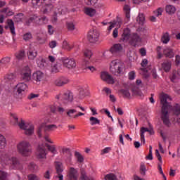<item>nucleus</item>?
Returning <instances> with one entry per match:
<instances>
[{
	"label": "nucleus",
	"instance_id": "1",
	"mask_svg": "<svg viewBox=\"0 0 180 180\" xmlns=\"http://www.w3.org/2000/svg\"><path fill=\"white\" fill-rule=\"evenodd\" d=\"M33 6H42L43 13L53 12V23H57V15H64L67 12V8L61 6L60 2L56 3V0H32Z\"/></svg>",
	"mask_w": 180,
	"mask_h": 180
},
{
	"label": "nucleus",
	"instance_id": "2",
	"mask_svg": "<svg viewBox=\"0 0 180 180\" xmlns=\"http://www.w3.org/2000/svg\"><path fill=\"white\" fill-rule=\"evenodd\" d=\"M168 101H171V97L168 94H162L160 96V103L162 105L160 118L166 127H171L172 124L169 120V109H171L172 106H171Z\"/></svg>",
	"mask_w": 180,
	"mask_h": 180
},
{
	"label": "nucleus",
	"instance_id": "3",
	"mask_svg": "<svg viewBox=\"0 0 180 180\" xmlns=\"http://www.w3.org/2000/svg\"><path fill=\"white\" fill-rule=\"evenodd\" d=\"M143 39L137 32H131V30L127 27L123 30L120 41L136 47L139 43H141Z\"/></svg>",
	"mask_w": 180,
	"mask_h": 180
},
{
	"label": "nucleus",
	"instance_id": "4",
	"mask_svg": "<svg viewBox=\"0 0 180 180\" xmlns=\"http://www.w3.org/2000/svg\"><path fill=\"white\" fill-rule=\"evenodd\" d=\"M54 130H57V125L56 124H49L46 125V124H41L37 130V134L39 137H42L44 136V140L51 144H53V141L49 137V134H47V131H54Z\"/></svg>",
	"mask_w": 180,
	"mask_h": 180
},
{
	"label": "nucleus",
	"instance_id": "5",
	"mask_svg": "<svg viewBox=\"0 0 180 180\" xmlns=\"http://www.w3.org/2000/svg\"><path fill=\"white\" fill-rule=\"evenodd\" d=\"M11 117L14 120V124H17L20 129L25 131V134L27 136H31V134H33V131H34V127L33 124L25 123L23 120H21L19 122V118H18V116L15 114H11Z\"/></svg>",
	"mask_w": 180,
	"mask_h": 180
},
{
	"label": "nucleus",
	"instance_id": "6",
	"mask_svg": "<svg viewBox=\"0 0 180 180\" xmlns=\"http://www.w3.org/2000/svg\"><path fill=\"white\" fill-rule=\"evenodd\" d=\"M17 150L23 157H29L32 154V144L27 141H22L17 145Z\"/></svg>",
	"mask_w": 180,
	"mask_h": 180
},
{
	"label": "nucleus",
	"instance_id": "7",
	"mask_svg": "<svg viewBox=\"0 0 180 180\" xmlns=\"http://www.w3.org/2000/svg\"><path fill=\"white\" fill-rule=\"evenodd\" d=\"M46 147L48 148L49 151L56 153V147L54 145H49L48 143H43L41 145H39L37 150V156L38 158H46V155H47V150H46Z\"/></svg>",
	"mask_w": 180,
	"mask_h": 180
},
{
	"label": "nucleus",
	"instance_id": "8",
	"mask_svg": "<svg viewBox=\"0 0 180 180\" xmlns=\"http://www.w3.org/2000/svg\"><path fill=\"white\" fill-rule=\"evenodd\" d=\"M124 70V63L119 59L114 60L110 65V71L114 75H119V74H123Z\"/></svg>",
	"mask_w": 180,
	"mask_h": 180
},
{
	"label": "nucleus",
	"instance_id": "9",
	"mask_svg": "<svg viewBox=\"0 0 180 180\" xmlns=\"http://www.w3.org/2000/svg\"><path fill=\"white\" fill-rule=\"evenodd\" d=\"M48 22L49 19H47L46 16L39 17L36 15H34L27 20V23L28 25H30V23H35L39 26H42V25H46Z\"/></svg>",
	"mask_w": 180,
	"mask_h": 180
},
{
	"label": "nucleus",
	"instance_id": "10",
	"mask_svg": "<svg viewBox=\"0 0 180 180\" xmlns=\"http://www.w3.org/2000/svg\"><path fill=\"white\" fill-rule=\"evenodd\" d=\"M6 161H10L11 168L12 169H20L22 168L20 162L15 157H9L8 155H6Z\"/></svg>",
	"mask_w": 180,
	"mask_h": 180
},
{
	"label": "nucleus",
	"instance_id": "11",
	"mask_svg": "<svg viewBox=\"0 0 180 180\" xmlns=\"http://www.w3.org/2000/svg\"><path fill=\"white\" fill-rule=\"evenodd\" d=\"M32 79V70L29 66H25L21 71V81L27 82Z\"/></svg>",
	"mask_w": 180,
	"mask_h": 180
},
{
	"label": "nucleus",
	"instance_id": "12",
	"mask_svg": "<svg viewBox=\"0 0 180 180\" xmlns=\"http://www.w3.org/2000/svg\"><path fill=\"white\" fill-rule=\"evenodd\" d=\"M172 112L173 116H176V118L174 117L172 120V123H178L180 126V105L179 104H175L172 108Z\"/></svg>",
	"mask_w": 180,
	"mask_h": 180
},
{
	"label": "nucleus",
	"instance_id": "13",
	"mask_svg": "<svg viewBox=\"0 0 180 180\" xmlns=\"http://www.w3.org/2000/svg\"><path fill=\"white\" fill-rule=\"evenodd\" d=\"M57 98L61 99L63 103L67 104L70 103L72 101L74 100V96L72 95V92L68 91L63 94L58 96Z\"/></svg>",
	"mask_w": 180,
	"mask_h": 180
},
{
	"label": "nucleus",
	"instance_id": "14",
	"mask_svg": "<svg viewBox=\"0 0 180 180\" xmlns=\"http://www.w3.org/2000/svg\"><path fill=\"white\" fill-rule=\"evenodd\" d=\"M87 39L90 43H96L99 40V32L96 30H91L88 33Z\"/></svg>",
	"mask_w": 180,
	"mask_h": 180
},
{
	"label": "nucleus",
	"instance_id": "15",
	"mask_svg": "<svg viewBox=\"0 0 180 180\" xmlns=\"http://www.w3.org/2000/svg\"><path fill=\"white\" fill-rule=\"evenodd\" d=\"M67 176L68 180H78V176H79L78 169L69 167Z\"/></svg>",
	"mask_w": 180,
	"mask_h": 180
},
{
	"label": "nucleus",
	"instance_id": "16",
	"mask_svg": "<svg viewBox=\"0 0 180 180\" xmlns=\"http://www.w3.org/2000/svg\"><path fill=\"white\" fill-rule=\"evenodd\" d=\"M32 79L37 83L43 82L46 79V75L41 71H37L32 75Z\"/></svg>",
	"mask_w": 180,
	"mask_h": 180
},
{
	"label": "nucleus",
	"instance_id": "17",
	"mask_svg": "<svg viewBox=\"0 0 180 180\" xmlns=\"http://www.w3.org/2000/svg\"><path fill=\"white\" fill-rule=\"evenodd\" d=\"M63 67L66 68H75L77 67V63L75 62V59L74 58H63Z\"/></svg>",
	"mask_w": 180,
	"mask_h": 180
},
{
	"label": "nucleus",
	"instance_id": "18",
	"mask_svg": "<svg viewBox=\"0 0 180 180\" xmlns=\"http://www.w3.org/2000/svg\"><path fill=\"white\" fill-rule=\"evenodd\" d=\"M29 60H34L37 57V51L36 50V46L30 44L27 52Z\"/></svg>",
	"mask_w": 180,
	"mask_h": 180
},
{
	"label": "nucleus",
	"instance_id": "19",
	"mask_svg": "<svg viewBox=\"0 0 180 180\" xmlns=\"http://www.w3.org/2000/svg\"><path fill=\"white\" fill-rule=\"evenodd\" d=\"M110 51L113 56H118L123 51V45L122 44H115L110 49Z\"/></svg>",
	"mask_w": 180,
	"mask_h": 180
},
{
	"label": "nucleus",
	"instance_id": "20",
	"mask_svg": "<svg viewBox=\"0 0 180 180\" xmlns=\"http://www.w3.org/2000/svg\"><path fill=\"white\" fill-rule=\"evenodd\" d=\"M101 78L103 81H105L108 84H115V79L107 72H102L101 73Z\"/></svg>",
	"mask_w": 180,
	"mask_h": 180
},
{
	"label": "nucleus",
	"instance_id": "21",
	"mask_svg": "<svg viewBox=\"0 0 180 180\" xmlns=\"http://www.w3.org/2000/svg\"><path fill=\"white\" fill-rule=\"evenodd\" d=\"M17 93L20 96L25 95V91H27V84L22 83H18L16 85Z\"/></svg>",
	"mask_w": 180,
	"mask_h": 180
},
{
	"label": "nucleus",
	"instance_id": "22",
	"mask_svg": "<svg viewBox=\"0 0 180 180\" xmlns=\"http://www.w3.org/2000/svg\"><path fill=\"white\" fill-rule=\"evenodd\" d=\"M4 81L6 84H13V82H15L16 81V74L10 73L4 76Z\"/></svg>",
	"mask_w": 180,
	"mask_h": 180
},
{
	"label": "nucleus",
	"instance_id": "23",
	"mask_svg": "<svg viewBox=\"0 0 180 180\" xmlns=\"http://www.w3.org/2000/svg\"><path fill=\"white\" fill-rule=\"evenodd\" d=\"M68 82H69L68 79H67L66 77H62L58 78L55 81V85H56V86H63V85H66Z\"/></svg>",
	"mask_w": 180,
	"mask_h": 180
},
{
	"label": "nucleus",
	"instance_id": "24",
	"mask_svg": "<svg viewBox=\"0 0 180 180\" xmlns=\"http://www.w3.org/2000/svg\"><path fill=\"white\" fill-rule=\"evenodd\" d=\"M8 26L10 29V32L13 36V40L15 41V37L16 36V32L15 31V23L12 20H8Z\"/></svg>",
	"mask_w": 180,
	"mask_h": 180
},
{
	"label": "nucleus",
	"instance_id": "25",
	"mask_svg": "<svg viewBox=\"0 0 180 180\" xmlns=\"http://www.w3.org/2000/svg\"><path fill=\"white\" fill-rule=\"evenodd\" d=\"M141 70L143 71V72H148L149 70H151V66L148 65V60L147 59H143L141 63Z\"/></svg>",
	"mask_w": 180,
	"mask_h": 180
},
{
	"label": "nucleus",
	"instance_id": "26",
	"mask_svg": "<svg viewBox=\"0 0 180 180\" xmlns=\"http://www.w3.org/2000/svg\"><path fill=\"white\" fill-rule=\"evenodd\" d=\"M172 63L169 60H165L162 63V68L165 72H169Z\"/></svg>",
	"mask_w": 180,
	"mask_h": 180
},
{
	"label": "nucleus",
	"instance_id": "27",
	"mask_svg": "<svg viewBox=\"0 0 180 180\" xmlns=\"http://www.w3.org/2000/svg\"><path fill=\"white\" fill-rule=\"evenodd\" d=\"M88 94V91L85 89L84 87H80L79 89V94L77 95V98L78 99H84L85 96H86Z\"/></svg>",
	"mask_w": 180,
	"mask_h": 180
},
{
	"label": "nucleus",
	"instance_id": "28",
	"mask_svg": "<svg viewBox=\"0 0 180 180\" xmlns=\"http://www.w3.org/2000/svg\"><path fill=\"white\" fill-rule=\"evenodd\" d=\"M84 12L86 15H87V16L92 17L95 15V13H96V10L89 7H85Z\"/></svg>",
	"mask_w": 180,
	"mask_h": 180
},
{
	"label": "nucleus",
	"instance_id": "29",
	"mask_svg": "<svg viewBox=\"0 0 180 180\" xmlns=\"http://www.w3.org/2000/svg\"><path fill=\"white\" fill-rule=\"evenodd\" d=\"M163 54H165V56L166 57H168L169 58H172V57L175 56V53H174V51L170 48L165 49L163 51Z\"/></svg>",
	"mask_w": 180,
	"mask_h": 180
},
{
	"label": "nucleus",
	"instance_id": "30",
	"mask_svg": "<svg viewBox=\"0 0 180 180\" xmlns=\"http://www.w3.org/2000/svg\"><path fill=\"white\" fill-rule=\"evenodd\" d=\"M83 68H84V70H89V71H91V72H94V71H96V68H95V67L89 65V60L83 61Z\"/></svg>",
	"mask_w": 180,
	"mask_h": 180
},
{
	"label": "nucleus",
	"instance_id": "31",
	"mask_svg": "<svg viewBox=\"0 0 180 180\" xmlns=\"http://www.w3.org/2000/svg\"><path fill=\"white\" fill-rule=\"evenodd\" d=\"M9 63H11V58L9 57L4 58L0 60V67H2L3 68H6Z\"/></svg>",
	"mask_w": 180,
	"mask_h": 180
},
{
	"label": "nucleus",
	"instance_id": "32",
	"mask_svg": "<svg viewBox=\"0 0 180 180\" xmlns=\"http://www.w3.org/2000/svg\"><path fill=\"white\" fill-rule=\"evenodd\" d=\"M170 39H171V38H169V33L165 32L162 34V36L161 38L162 43H163L164 44H168Z\"/></svg>",
	"mask_w": 180,
	"mask_h": 180
},
{
	"label": "nucleus",
	"instance_id": "33",
	"mask_svg": "<svg viewBox=\"0 0 180 180\" xmlns=\"http://www.w3.org/2000/svg\"><path fill=\"white\" fill-rule=\"evenodd\" d=\"M148 131L150 132V129H148V128L146 127H141V143H143V144H146V139L144 138V134Z\"/></svg>",
	"mask_w": 180,
	"mask_h": 180
},
{
	"label": "nucleus",
	"instance_id": "34",
	"mask_svg": "<svg viewBox=\"0 0 180 180\" xmlns=\"http://www.w3.org/2000/svg\"><path fill=\"white\" fill-rule=\"evenodd\" d=\"M24 57H26V52L25 50H20L15 53V58L17 60H23Z\"/></svg>",
	"mask_w": 180,
	"mask_h": 180
},
{
	"label": "nucleus",
	"instance_id": "35",
	"mask_svg": "<svg viewBox=\"0 0 180 180\" xmlns=\"http://www.w3.org/2000/svg\"><path fill=\"white\" fill-rule=\"evenodd\" d=\"M130 11H131L130 6L129 4H125L124 6V11L125 13V16L128 20H130Z\"/></svg>",
	"mask_w": 180,
	"mask_h": 180
},
{
	"label": "nucleus",
	"instance_id": "36",
	"mask_svg": "<svg viewBox=\"0 0 180 180\" xmlns=\"http://www.w3.org/2000/svg\"><path fill=\"white\" fill-rule=\"evenodd\" d=\"M166 12L167 13H169V15H174L175 13L176 9L175 7L172 5H167L166 6Z\"/></svg>",
	"mask_w": 180,
	"mask_h": 180
},
{
	"label": "nucleus",
	"instance_id": "37",
	"mask_svg": "<svg viewBox=\"0 0 180 180\" xmlns=\"http://www.w3.org/2000/svg\"><path fill=\"white\" fill-rule=\"evenodd\" d=\"M55 168L56 169L57 174H61V172H63V171H64L63 169V163H61L60 162H55Z\"/></svg>",
	"mask_w": 180,
	"mask_h": 180
},
{
	"label": "nucleus",
	"instance_id": "38",
	"mask_svg": "<svg viewBox=\"0 0 180 180\" xmlns=\"http://www.w3.org/2000/svg\"><path fill=\"white\" fill-rule=\"evenodd\" d=\"M84 57L86 58V60H91V57H92V51L90 49H84L83 51Z\"/></svg>",
	"mask_w": 180,
	"mask_h": 180
},
{
	"label": "nucleus",
	"instance_id": "39",
	"mask_svg": "<svg viewBox=\"0 0 180 180\" xmlns=\"http://www.w3.org/2000/svg\"><path fill=\"white\" fill-rule=\"evenodd\" d=\"M73 47L74 46H72V44L68 43L67 41H64L63 43V49L67 50L68 51L72 50Z\"/></svg>",
	"mask_w": 180,
	"mask_h": 180
},
{
	"label": "nucleus",
	"instance_id": "40",
	"mask_svg": "<svg viewBox=\"0 0 180 180\" xmlns=\"http://www.w3.org/2000/svg\"><path fill=\"white\" fill-rule=\"evenodd\" d=\"M60 68H61V64L56 63L51 68V72L57 73L60 71Z\"/></svg>",
	"mask_w": 180,
	"mask_h": 180
},
{
	"label": "nucleus",
	"instance_id": "41",
	"mask_svg": "<svg viewBox=\"0 0 180 180\" xmlns=\"http://www.w3.org/2000/svg\"><path fill=\"white\" fill-rule=\"evenodd\" d=\"M6 146V139H5V136L0 134V148H5V146Z\"/></svg>",
	"mask_w": 180,
	"mask_h": 180
},
{
	"label": "nucleus",
	"instance_id": "42",
	"mask_svg": "<svg viewBox=\"0 0 180 180\" xmlns=\"http://www.w3.org/2000/svg\"><path fill=\"white\" fill-rule=\"evenodd\" d=\"M144 15L143 14H139L138 17L136 18V22L139 25H144Z\"/></svg>",
	"mask_w": 180,
	"mask_h": 180
},
{
	"label": "nucleus",
	"instance_id": "43",
	"mask_svg": "<svg viewBox=\"0 0 180 180\" xmlns=\"http://www.w3.org/2000/svg\"><path fill=\"white\" fill-rule=\"evenodd\" d=\"M89 120L91 122L90 124L91 126H95V124H99L101 123V121L95 117H91Z\"/></svg>",
	"mask_w": 180,
	"mask_h": 180
},
{
	"label": "nucleus",
	"instance_id": "44",
	"mask_svg": "<svg viewBox=\"0 0 180 180\" xmlns=\"http://www.w3.org/2000/svg\"><path fill=\"white\" fill-rule=\"evenodd\" d=\"M104 178L105 180H117V177L113 173L106 174Z\"/></svg>",
	"mask_w": 180,
	"mask_h": 180
},
{
	"label": "nucleus",
	"instance_id": "45",
	"mask_svg": "<svg viewBox=\"0 0 180 180\" xmlns=\"http://www.w3.org/2000/svg\"><path fill=\"white\" fill-rule=\"evenodd\" d=\"M120 94L123 95L124 98H130V91L129 89H121L120 90Z\"/></svg>",
	"mask_w": 180,
	"mask_h": 180
},
{
	"label": "nucleus",
	"instance_id": "46",
	"mask_svg": "<svg viewBox=\"0 0 180 180\" xmlns=\"http://www.w3.org/2000/svg\"><path fill=\"white\" fill-rule=\"evenodd\" d=\"M33 38V36L32 35V33L30 32H27L24 34L22 39L25 40V41H29V40H32Z\"/></svg>",
	"mask_w": 180,
	"mask_h": 180
},
{
	"label": "nucleus",
	"instance_id": "47",
	"mask_svg": "<svg viewBox=\"0 0 180 180\" xmlns=\"http://www.w3.org/2000/svg\"><path fill=\"white\" fill-rule=\"evenodd\" d=\"M75 156L76 157L78 162H84V157L82 155H81V153L79 152H75Z\"/></svg>",
	"mask_w": 180,
	"mask_h": 180
},
{
	"label": "nucleus",
	"instance_id": "48",
	"mask_svg": "<svg viewBox=\"0 0 180 180\" xmlns=\"http://www.w3.org/2000/svg\"><path fill=\"white\" fill-rule=\"evenodd\" d=\"M28 169H30V171H32V172H34V171H37V165H36V164H34V162H31L28 165Z\"/></svg>",
	"mask_w": 180,
	"mask_h": 180
},
{
	"label": "nucleus",
	"instance_id": "49",
	"mask_svg": "<svg viewBox=\"0 0 180 180\" xmlns=\"http://www.w3.org/2000/svg\"><path fill=\"white\" fill-rule=\"evenodd\" d=\"M22 18H23V13H20L15 16L14 20L15 22H22Z\"/></svg>",
	"mask_w": 180,
	"mask_h": 180
},
{
	"label": "nucleus",
	"instance_id": "50",
	"mask_svg": "<svg viewBox=\"0 0 180 180\" xmlns=\"http://www.w3.org/2000/svg\"><path fill=\"white\" fill-rule=\"evenodd\" d=\"M8 174L2 170H0V180H6Z\"/></svg>",
	"mask_w": 180,
	"mask_h": 180
},
{
	"label": "nucleus",
	"instance_id": "51",
	"mask_svg": "<svg viewBox=\"0 0 180 180\" xmlns=\"http://www.w3.org/2000/svg\"><path fill=\"white\" fill-rule=\"evenodd\" d=\"M110 151H112V148L106 147L101 150V155H104V154H108V153H110Z\"/></svg>",
	"mask_w": 180,
	"mask_h": 180
},
{
	"label": "nucleus",
	"instance_id": "52",
	"mask_svg": "<svg viewBox=\"0 0 180 180\" xmlns=\"http://www.w3.org/2000/svg\"><path fill=\"white\" fill-rule=\"evenodd\" d=\"M67 27L68 30H74L75 29V25H74V22H68L67 23Z\"/></svg>",
	"mask_w": 180,
	"mask_h": 180
},
{
	"label": "nucleus",
	"instance_id": "53",
	"mask_svg": "<svg viewBox=\"0 0 180 180\" xmlns=\"http://www.w3.org/2000/svg\"><path fill=\"white\" fill-rule=\"evenodd\" d=\"M50 49H56L57 47V41H51L49 43Z\"/></svg>",
	"mask_w": 180,
	"mask_h": 180
},
{
	"label": "nucleus",
	"instance_id": "54",
	"mask_svg": "<svg viewBox=\"0 0 180 180\" xmlns=\"http://www.w3.org/2000/svg\"><path fill=\"white\" fill-rule=\"evenodd\" d=\"M28 180H39V176L36 174H31L27 176Z\"/></svg>",
	"mask_w": 180,
	"mask_h": 180
},
{
	"label": "nucleus",
	"instance_id": "55",
	"mask_svg": "<svg viewBox=\"0 0 180 180\" xmlns=\"http://www.w3.org/2000/svg\"><path fill=\"white\" fill-rule=\"evenodd\" d=\"M140 171L141 175H146V171H147V169H146V165H144V164L141 165Z\"/></svg>",
	"mask_w": 180,
	"mask_h": 180
},
{
	"label": "nucleus",
	"instance_id": "56",
	"mask_svg": "<svg viewBox=\"0 0 180 180\" xmlns=\"http://www.w3.org/2000/svg\"><path fill=\"white\" fill-rule=\"evenodd\" d=\"M37 64L39 68H44V62H43V60H37Z\"/></svg>",
	"mask_w": 180,
	"mask_h": 180
},
{
	"label": "nucleus",
	"instance_id": "57",
	"mask_svg": "<svg viewBox=\"0 0 180 180\" xmlns=\"http://www.w3.org/2000/svg\"><path fill=\"white\" fill-rule=\"evenodd\" d=\"M77 112V110L75 109H70L68 110V111L67 112V115L69 117H72V115H74V113H75Z\"/></svg>",
	"mask_w": 180,
	"mask_h": 180
},
{
	"label": "nucleus",
	"instance_id": "58",
	"mask_svg": "<svg viewBox=\"0 0 180 180\" xmlns=\"http://www.w3.org/2000/svg\"><path fill=\"white\" fill-rule=\"evenodd\" d=\"M63 154H65L66 155H68V157H71V150H70V149L65 148L63 150Z\"/></svg>",
	"mask_w": 180,
	"mask_h": 180
},
{
	"label": "nucleus",
	"instance_id": "59",
	"mask_svg": "<svg viewBox=\"0 0 180 180\" xmlns=\"http://www.w3.org/2000/svg\"><path fill=\"white\" fill-rule=\"evenodd\" d=\"M155 15L156 16H161L162 15V8H159L156 11H155Z\"/></svg>",
	"mask_w": 180,
	"mask_h": 180
},
{
	"label": "nucleus",
	"instance_id": "60",
	"mask_svg": "<svg viewBox=\"0 0 180 180\" xmlns=\"http://www.w3.org/2000/svg\"><path fill=\"white\" fill-rule=\"evenodd\" d=\"M48 33L50 35H51L54 33V28H53V26L48 25Z\"/></svg>",
	"mask_w": 180,
	"mask_h": 180
},
{
	"label": "nucleus",
	"instance_id": "61",
	"mask_svg": "<svg viewBox=\"0 0 180 180\" xmlns=\"http://www.w3.org/2000/svg\"><path fill=\"white\" fill-rule=\"evenodd\" d=\"M134 78H136V73L134 72H130L129 73V79L131 80L134 79Z\"/></svg>",
	"mask_w": 180,
	"mask_h": 180
},
{
	"label": "nucleus",
	"instance_id": "62",
	"mask_svg": "<svg viewBox=\"0 0 180 180\" xmlns=\"http://www.w3.org/2000/svg\"><path fill=\"white\" fill-rule=\"evenodd\" d=\"M112 36L115 39L119 36V30L117 28H115L112 32Z\"/></svg>",
	"mask_w": 180,
	"mask_h": 180
},
{
	"label": "nucleus",
	"instance_id": "63",
	"mask_svg": "<svg viewBox=\"0 0 180 180\" xmlns=\"http://www.w3.org/2000/svg\"><path fill=\"white\" fill-rule=\"evenodd\" d=\"M140 53H141V56H142V57H144L146 56V54H147V51H146V49L144 48H141L140 49Z\"/></svg>",
	"mask_w": 180,
	"mask_h": 180
},
{
	"label": "nucleus",
	"instance_id": "64",
	"mask_svg": "<svg viewBox=\"0 0 180 180\" xmlns=\"http://www.w3.org/2000/svg\"><path fill=\"white\" fill-rule=\"evenodd\" d=\"M44 176L46 179H50V171L49 170H47L44 174Z\"/></svg>",
	"mask_w": 180,
	"mask_h": 180
}]
</instances>
